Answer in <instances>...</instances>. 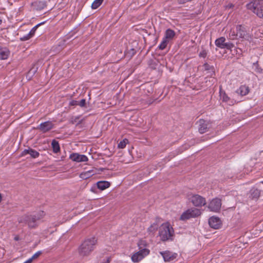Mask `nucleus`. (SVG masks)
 I'll return each mask as SVG.
<instances>
[{
    "mask_svg": "<svg viewBox=\"0 0 263 263\" xmlns=\"http://www.w3.org/2000/svg\"><path fill=\"white\" fill-rule=\"evenodd\" d=\"M98 238L95 236L86 239L78 248V253L81 256L89 255L94 250Z\"/></svg>",
    "mask_w": 263,
    "mask_h": 263,
    "instance_id": "f257e3e1",
    "label": "nucleus"
},
{
    "mask_svg": "<svg viewBox=\"0 0 263 263\" xmlns=\"http://www.w3.org/2000/svg\"><path fill=\"white\" fill-rule=\"evenodd\" d=\"M45 212L41 211L34 215H24L18 218V222L20 223L27 224L30 229L35 228L37 227V220L42 218L45 215Z\"/></svg>",
    "mask_w": 263,
    "mask_h": 263,
    "instance_id": "f03ea898",
    "label": "nucleus"
},
{
    "mask_svg": "<svg viewBox=\"0 0 263 263\" xmlns=\"http://www.w3.org/2000/svg\"><path fill=\"white\" fill-rule=\"evenodd\" d=\"M159 236L162 241H172L174 237V231L168 222L162 224L159 228Z\"/></svg>",
    "mask_w": 263,
    "mask_h": 263,
    "instance_id": "7ed1b4c3",
    "label": "nucleus"
},
{
    "mask_svg": "<svg viewBox=\"0 0 263 263\" xmlns=\"http://www.w3.org/2000/svg\"><path fill=\"white\" fill-rule=\"evenodd\" d=\"M246 7L258 17L263 19V0H251Z\"/></svg>",
    "mask_w": 263,
    "mask_h": 263,
    "instance_id": "20e7f679",
    "label": "nucleus"
},
{
    "mask_svg": "<svg viewBox=\"0 0 263 263\" xmlns=\"http://www.w3.org/2000/svg\"><path fill=\"white\" fill-rule=\"evenodd\" d=\"M139 251L132 256V260L134 262H138L142 260L144 257L149 254L150 251L148 249L145 248L146 246L145 241L140 240L138 243Z\"/></svg>",
    "mask_w": 263,
    "mask_h": 263,
    "instance_id": "39448f33",
    "label": "nucleus"
},
{
    "mask_svg": "<svg viewBox=\"0 0 263 263\" xmlns=\"http://www.w3.org/2000/svg\"><path fill=\"white\" fill-rule=\"evenodd\" d=\"M236 31L239 38L241 39L243 41L251 42L252 36L247 30L246 26L242 25H237L236 26Z\"/></svg>",
    "mask_w": 263,
    "mask_h": 263,
    "instance_id": "423d86ee",
    "label": "nucleus"
},
{
    "mask_svg": "<svg viewBox=\"0 0 263 263\" xmlns=\"http://www.w3.org/2000/svg\"><path fill=\"white\" fill-rule=\"evenodd\" d=\"M201 211L196 208H191L184 212L180 216V219L181 220H186L191 218H195L200 215Z\"/></svg>",
    "mask_w": 263,
    "mask_h": 263,
    "instance_id": "0eeeda50",
    "label": "nucleus"
},
{
    "mask_svg": "<svg viewBox=\"0 0 263 263\" xmlns=\"http://www.w3.org/2000/svg\"><path fill=\"white\" fill-rule=\"evenodd\" d=\"M262 186H263V183L261 181L253 187L250 191V197L252 199H257L259 197L261 192L263 191Z\"/></svg>",
    "mask_w": 263,
    "mask_h": 263,
    "instance_id": "6e6552de",
    "label": "nucleus"
},
{
    "mask_svg": "<svg viewBox=\"0 0 263 263\" xmlns=\"http://www.w3.org/2000/svg\"><path fill=\"white\" fill-rule=\"evenodd\" d=\"M215 44L217 47L221 49H227L231 50L234 45L231 42H226L224 37H220L215 40Z\"/></svg>",
    "mask_w": 263,
    "mask_h": 263,
    "instance_id": "1a4fd4ad",
    "label": "nucleus"
},
{
    "mask_svg": "<svg viewBox=\"0 0 263 263\" xmlns=\"http://www.w3.org/2000/svg\"><path fill=\"white\" fill-rule=\"evenodd\" d=\"M191 202L197 207H201L206 204V200L204 198L197 194H194L190 197Z\"/></svg>",
    "mask_w": 263,
    "mask_h": 263,
    "instance_id": "9d476101",
    "label": "nucleus"
},
{
    "mask_svg": "<svg viewBox=\"0 0 263 263\" xmlns=\"http://www.w3.org/2000/svg\"><path fill=\"white\" fill-rule=\"evenodd\" d=\"M221 201L219 198L213 199L209 204L208 208L213 212H218L221 208Z\"/></svg>",
    "mask_w": 263,
    "mask_h": 263,
    "instance_id": "9b49d317",
    "label": "nucleus"
},
{
    "mask_svg": "<svg viewBox=\"0 0 263 263\" xmlns=\"http://www.w3.org/2000/svg\"><path fill=\"white\" fill-rule=\"evenodd\" d=\"M160 253L162 256L163 259L165 262L173 260L177 256V253H173L170 251H162L160 252Z\"/></svg>",
    "mask_w": 263,
    "mask_h": 263,
    "instance_id": "f8f14e48",
    "label": "nucleus"
},
{
    "mask_svg": "<svg viewBox=\"0 0 263 263\" xmlns=\"http://www.w3.org/2000/svg\"><path fill=\"white\" fill-rule=\"evenodd\" d=\"M53 127V124L51 121H46L41 123L37 129H39L43 133H45Z\"/></svg>",
    "mask_w": 263,
    "mask_h": 263,
    "instance_id": "ddd939ff",
    "label": "nucleus"
},
{
    "mask_svg": "<svg viewBox=\"0 0 263 263\" xmlns=\"http://www.w3.org/2000/svg\"><path fill=\"white\" fill-rule=\"evenodd\" d=\"M209 224L210 227L217 229L221 227L222 223L219 218L213 216L209 218Z\"/></svg>",
    "mask_w": 263,
    "mask_h": 263,
    "instance_id": "4468645a",
    "label": "nucleus"
},
{
    "mask_svg": "<svg viewBox=\"0 0 263 263\" xmlns=\"http://www.w3.org/2000/svg\"><path fill=\"white\" fill-rule=\"evenodd\" d=\"M70 159L73 161L77 162H86L88 161V158L86 156L84 155H80L78 153H73L70 155Z\"/></svg>",
    "mask_w": 263,
    "mask_h": 263,
    "instance_id": "2eb2a0df",
    "label": "nucleus"
},
{
    "mask_svg": "<svg viewBox=\"0 0 263 263\" xmlns=\"http://www.w3.org/2000/svg\"><path fill=\"white\" fill-rule=\"evenodd\" d=\"M199 127L198 130L200 134L205 133L209 128L208 126L209 123L203 119H200L198 122Z\"/></svg>",
    "mask_w": 263,
    "mask_h": 263,
    "instance_id": "dca6fc26",
    "label": "nucleus"
},
{
    "mask_svg": "<svg viewBox=\"0 0 263 263\" xmlns=\"http://www.w3.org/2000/svg\"><path fill=\"white\" fill-rule=\"evenodd\" d=\"M27 154H29L32 158H36L40 156V153L38 152L31 148L24 149L21 155L24 156Z\"/></svg>",
    "mask_w": 263,
    "mask_h": 263,
    "instance_id": "f3484780",
    "label": "nucleus"
},
{
    "mask_svg": "<svg viewBox=\"0 0 263 263\" xmlns=\"http://www.w3.org/2000/svg\"><path fill=\"white\" fill-rule=\"evenodd\" d=\"M10 54V51L6 47L0 46V60H6Z\"/></svg>",
    "mask_w": 263,
    "mask_h": 263,
    "instance_id": "a211bd4d",
    "label": "nucleus"
},
{
    "mask_svg": "<svg viewBox=\"0 0 263 263\" xmlns=\"http://www.w3.org/2000/svg\"><path fill=\"white\" fill-rule=\"evenodd\" d=\"M159 220L160 218L157 217L155 221L147 229V232L149 234L152 235H154L156 231L158 230Z\"/></svg>",
    "mask_w": 263,
    "mask_h": 263,
    "instance_id": "6ab92c4d",
    "label": "nucleus"
},
{
    "mask_svg": "<svg viewBox=\"0 0 263 263\" xmlns=\"http://www.w3.org/2000/svg\"><path fill=\"white\" fill-rule=\"evenodd\" d=\"M65 47V41L63 40L60 41L57 45L53 46L51 48V50L55 53H59Z\"/></svg>",
    "mask_w": 263,
    "mask_h": 263,
    "instance_id": "aec40b11",
    "label": "nucleus"
},
{
    "mask_svg": "<svg viewBox=\"0 0 263 263\" xmlns=\"http://www.w3.org/2000/svg\"><path fill=\"white\" fill-rule=\"evenodd\" d=\"M47 2L46 1H39L35 2L33 6L37 10H42L47 7Z\"/></svg>",
    "mask_w": 263,
    "mask_h": 263,
    "instance_id": "412c9836",
    "label": "nucleus"
},
{
    "mask_svg": "<svg viewBox=\"0 0 263 263\" xmlns=\"http://www.w3.org/2000/svg\"><path fill=\"white\" fill-rule=\"evenodd\" d=\"M249 87L246 85H241L239 88L236 91V92L241 96H244L248 94L249 92Z\"/></svg>",
    "mask_w": 263,
    "mask_h": 263,
    "instance_id": "4be33fe9",
    "label": "nucleus"
},
{
    "mask_svg": "<svg viewBox=\"0 0 263 263\" xmlns=\"http://www.w3.org/2000/svg\"><path fill=\"white\" fill-rule=\"evenodd\" d=\"M175 35V32L173 30L169 28L166 30L164 33V38H165L168 41H170L173 39Z\"/></svg>",
    "mask_w": 263,
    "mask_h": 263,
    "instance_id": "5701e85b",
    "label": "nucleus"
},
{
    "mask_svg": "<svg viewBox=\"0 0 263 263\" xmlns=\"http://www.w3.org/2000/svg\"><path fill=\"white\" fill-rule=\"evenodd\" d=\"M51 147L54 153H58L60 151L59 143L55 139H53L51 142Z\"/></svg>",
    "mask_w": 263,
    "mask_h": 263,
    "instance_id": "b1692460",
    "label": "nucleus"
},
{
    "mask_svg": "<svg viewBox=\"0 0 263 263\" xmlns=\"http://www.w3.org/2000/svg\"><path fill=\"white\" fill-rule=\"evenodd\" d=\"M110 186V183L107 181L100 180L99 189L100 191H103Z\"/></svg>",
    "mask_w": 263,
    "mask_h": 263,
    "instance_id": "393cba45",
    "label": "nucleus"
},
{
    "mask_svg": "<svg viewBox=\"0 0 263 263\" xmlns=\"http://www.w3.org/2000/svg\"><path fill=\"white\" fill-rule=\"evenodd\" d=\"M158 64V61L154 60V59H150L148 61V65L150 68L153 69H155L157 68V67Z\"/></svg>",
    "mask_w": 263,
    "mask_h": 263,
    "instance_id": "a878e982",
    "label": "nucleus"
},
{
    "mask_svg": "<svg viewBox=\"0 0 263 263\" xmlns=\"http://www.w3.org/2000/svg\"><path fill=\"white\" fill-rule=\"evenodd\" d=\"M219 93L220 98L223 102H228L229 101V100H230V98L226 93L225 91H222L221 89H220Z\"/></svg>",
    "mask_w": 263,
    "mask_h": 263,
    "instance_id": "bb28decb",
    "label": "nucleus"
},
{
    "mask_svg": "<svg viewBox=\"0 0 263 263\" xmlns=\"http://www.w3.org/2000/svg\"><path fill=\"white\" fill-rule=\"evenodd\" d=\"M168 42L169 41H168L167 40H166L165 38L163 37L162 41L161 42V44L158 46V48L160 50L164 49L166 47Z\"/></svg>",
    "mask_w": 263,
    "mask_h": 263,
    "instance_id": "cd10ccee",
    "label": "nucleus"
},
{
    "mask_svg": "<svg viewBox=\"0 0 263 263\" xmlns=\"http://www.w3.org/2000/svg\"><path fill=\"white\" fill-rule=\"evenodd\" d=\"M92 175L91 174V172L88 171L84 173H82L80 177L83 179H86L87 178H89L90 177H91Z\"/></svg>",
    "mask_w": 263,
    "mask_h": 263,
    "instance_id": "c85d7f7f",
    "label": "nucleus"
},
{
    "mask_svg": "<svg viewBox=\"0 0 263 263\" xmlns=\"http://www.w3.org/2000/svg\"><path fill=\"white\" fill-rule=\"evenodd\" d=\"M136 53V50L134 48H131L130 50L125 52V55L127 57L131 58Z\"/></svg>",
    "mask_w": 263,
    "mask_h": 263,
    "instance_id": "c756f323",
    "label": "nucleus"
},
{
    "mask_svg": "<svg viewBox=\"0 0 263 263\" xmlns=\"http://www.w3.org/2000/svg\"><path fill=\"white\" fill-rule=\"evenodd\" d=\"M230 38L231 40H235L237 38L238 35L236 29H231L229 34Z\"/></svg>",
    "mask_w": 263,
    "mask_h": 263,
    "instance_id": "7c9ffc66",
    "label": "nucleus"
},
{
    "mask_svg": "<svg viewBox=\"0 0 263 263\" xmlns=\"http://www.w3.org/2000/svg\"><path fill=\"white\" fill-rule=\"evenodd\" d=\"M45 22H42L41 23H39L37 25H35L34 27H33L32 29L30 31V32H29V33L30 34L29 35H31L32 37L33 36H34V34H35V32L36 31L37 28L40 26H41V25L44 24Z\"/></svg>",
    "mask_w": 263,
    "mask_h": 263,
    "instance_id": "2f4dec72",
    "label": "nucleus"
},
{
    "mask_svg": "<svg viewBox=\"0 0 263 263\" xmlns=\"http://www.w3.org/2000/svg\"><path fill=\"white\" fill-rule=\"evenodd\" d=\"M128 142V140L127 139H123L118 143V147L119 148H124L126 146V145Z\"/></svg>",
    "mask_w": 263,
    "mask_h": 263,
    "instance_id": "473e14b6",
    "label": "nucleus"
},
{
    "mask_svg": "<svg viewBox=\"0 0 263 263\" xmlns=\"http://www.w3.org/2000/svg\"><path fill=\"white\" fill-rule=\"evenodd\" d=\"M203 66L204 67L205 70H211V72H212L211 75H212V74L215 73L213 66H210L207 63H204L203 64Z\"/></svg>",
    "mask_w": 263,
    "mask_h": 263,
    "instance_id": "72a5a7b5",
    "label": "nucleus"
},
{
    "mask_svg": "<svg viewBox=\"0 0 263 263\" xmlns=\"http://www.w3.org/2000/svg\"><path fill=\"white\" fill-rule=\"evenodd\" d=\"M207 51L205 49L202 48V50L200 51V52L199 54V57L200 58H205L207 55Z\"/></svg>",
    "mask_w": 263,
    "mask_h": 263,
    "instance_id": "f704fd0d",
    "label": "nucleus"
},
{
    "mask_svg": "<svg viewBox=\"0 0 263 263\" xmlns=\"http://www.w3.org/2000/svg\"><path fill=\"white\" fill-rule=\"evenodd\" d=\"M29 34H30L28 33V34L23 36L20 38V40L22 41H26L29 40L30 38L32 37V36Z\"/></svg>",
    "mask_w": 263,
    "mask_h": 263,
    "instance_id": "c9c22d12",
    "label": "nucleus"
},
{
    "mask_svg": "<svg viewBox=\"0 0 263 263\" xmlns=\"http://www.w3.org/2000/svg\"><path fill=\"white\" fill-rule=\"evenodd\" d=\"M99 7V0H95L91 5V8L93 9H97Z\"/></svg>",
    "mask_w": 263,
    "mask_h": 263,
    "instance_id": "e433bc0d",
    "label": "nucleus"
},
{
    "mask_svg": "<svg viewBox=\"0 0 263 263\" xmlns=\"http://www.w3.org/2000/svg\"><path fill=\"white\" fill-rule=\"evenodd\" d=\"M42 252L41 251H37L30 258L32 259V260H33V259H35L39 257L42 254Z\"/></svg>",
    "mask_w": 263,
    "mask_h": 263,
    "instance_id": "4c0bfd02",
    "label": "nucleus"
},
{
    "mask_svg": "<svg viewBox=\"0 0 263 263\" xmlns=\"http://www.w3.org/2000/svg\"><path fill=\"white\" fill-rule=\"evenodd\" d=\"M86 105V100L82 99L80 102L79 101V105L81 107H84Z\"/></svg>",
    "mask_w": 263,
    "mask_h": 263,
    "instance_id": "58836bf2",
    "label": "nucleus"
},
{
    "mask_svg": "<svg viewBox=\"0 0 263 263\" xmlns=\"http://www.w3.org/2000/svg\"><path fill=\"white\" fill-rule=\"evenodd\" d=\"M69 104L71 106H76L79 105V101L76 100H72L70 102Z\"/></svg>",
    "mask_w": 263,
    "mask_h": 263,
    "instance_id": "ea45409f",
    "label": "nucleus"
},
{
    "mask_svg": "<svg viewBox=\"0 0 263 263\" xmlns=\"http://www.w3.org/2000/svg\"><path fill=\"white\" fill-rule=\"evenodd\" d=\"M192 0H178V2L179 4H183L187 2L191 1Z\"/></svg>",
    "mask_w": 263,
    "mask_h": 263,
    "instance_id": "a19ab883",
    "label": "nucleus"
},
{
    "mask_svg": "<svg viewBox=\"0 0 263 263\" xmlns=\"http://www.w3.org/2000/svg\"><path fill=\"white\" fill-rule=\"evenodd\" d=\"M111 261V257H107L106 260L105 261H102L101 263H109Z\"/></svg>",
    "mask_w": 263,
    "mask_h": 263,
    "instance_id": "79ce46f5",
    "label": "nucleus"
},
{
    "mask_svg": "<svg viewBox=\"0 0 263 263\" xmlns=\"http://www.w3.org/2000/svg\"><path fill=\"white\" fill-rule=\"evenodd\" d=\"M234 7V5L233 4H229L227 6V8H230V9L233 8Z\"/></svg>",
    "mask_w": 263,
    "mask_h": 263,
    "instance_id": "37998d69",
    "label": "nucleus"
},
{
    "mask_svg": "<svg viewBox=\"0 0 263 263\" xmlns=\"http://www.w3.org/2000/svg\"><path fill=\"white\" fill-rule=\"evenodd\" d=\"M96 189H97L96 187V186H92L91 188V191L93 192H95V193H96L97 191H96Z\"/></svg>",
    "mask_w": 263,
    "mask_h": 263,
    "instance_id": "c03bdc74",
    "label": "nucleus"
},
{
    "mask_svg": "<svg viewBox=\"0 0 263 263\" xmlns=\"http://www.w3.org/2000/svg\"><path fill=\"white\" fill-rule=\"evenodd\" d=\"M99 170H100V172H102L104 170H106V171H108V169H105V168H102V167H100ZM101 172H100V175H101Z\"/></svg>",
    "mask_w": 263,
    "mask_h": 263,
    "instance_id": "a18cd8bd",
    "label": "nucleus"
},
{
    "mask_svg": "<svg viewBox=\"0 0 263 263\" xmlns=\"http://www.w3.org/2000/svg\"><path fill=\"white\" fill-rule=\"evenodd\" d=\"M32 261V259L29 258V259H28L27 261H26L24 263H31Z\"/></svg>",
    "mask_w": 263,
    "mask_h": 263,
    "instance_id": "49530a36",
    "label": "nucleus"
},
{
    "mask_svg": "<svg viewBox=\"0 0 263 263\" xmlns=\"http://www.w3.org/2000/svg\"><path fill=\"white\" fill-rule=\"evenodd\" d=\"M99 181L97 182L95 185V186H96V187L98 189H99Z\"/></svg>",
    "mask_w": 263,
    "mask_h": 263,
    "instance_id": "de8ad7c7",
    "label": "nucleus"
},
{
    "mask_svg": "<svg viewBox=\"0 0 263 263\" xmlns=\"http://www.w3.org/2000/svg\"><path fill=\"white\" fill-rule=\"evenodd\" d=\"M14 239L15 240L17 241V240H19L20 237H19L18 236H15Z\"/></svg>",
    "mask_w": 263,
    "mask_h": 263,
    "instance_id": "09e8293b",
    "label": "nucleus"
},
{
    "mask_svg": "<svg viewBox=\"0 0 263 263\" xmlns=\"http://www.w3.org/2000/svg\"><path fill=\"white\" fill-rule=\"evenodd\" d=\"M103 2V0H100V6L102 4Z\"/></svg>",
    "mask_w": 263,
    "mask_h": 263,
    "instance_id": "8fccbe9b",
    "label": "nucleus"
},
{
    "mask_svg": "<svg viewBox=\"0 0 263 263\" xmlns=\"http://www.w3.org/2000/svg\"><path fill=\"white\" fill-rule=\"evenodd\" d=\"M2 197L1 194H0V202H1V201H2Z\"/></svg>",
    "mask_w": 263,
    "mask_h": 263,
    "instance_id": "3c124183",
    "label": "nucleus"
}]
</instances>
